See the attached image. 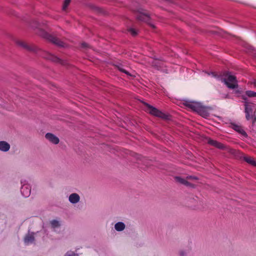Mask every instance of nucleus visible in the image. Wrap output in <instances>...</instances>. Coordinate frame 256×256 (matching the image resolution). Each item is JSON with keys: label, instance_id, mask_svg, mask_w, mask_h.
<instances>
[{"label": "nucleus", "instance_id": "f257e3e1", "mask_svg": "<svg viewBox=\"0 0 256 256\" xmlns=\"http://www.w3.org/2000/svg\"><path fill=\"white\" fill-rule=\"evenodd\" d=\"M207 74L209 76L211 75L212 77H214L218 80H221L222 82H224L226 86L230 88L234 89L238 86L236 77L232 75L229 72H225L222 77L218 76L214 72L210 73L207 72Z\"/></svg>", "mask_w": 256, "mask_h": 256}, {"label": "nucleus", "instance_id": "f03ea898", "mask_svg": "<svg viewBox=\"0 0 256 256\" xmlns=\"http://www.w3.org/2000/svg\"><path fill=\"white\" fill-rule=\"evenodd\" d=\"M31 26L34 28H38L40 30V34L42 36L43 38L48 40L52 43L60 47H65L66 46V44L64 43L63 42L54 36L52 35H51L45 32L44 30H42L41 24L38 22L37 21L35 20L33 22V23L31 24Z\"/></svg>", "mask_w": 256, "mask_h": 256}, {"label": "nucleus", "instance_id": "7ed1b4c3", "mask_svg": "<svg viewBox=\"0 0 256 256\" xmlns=\"http://www.w3.org/2000/svg\"><path fill=\"white\" fill-rule=\"evenodd\" d=\"M242 98L245 106L246 117L247 120H252L254 124L256 121V118H254L253 112L254 110V104L250 102L246 96H242Z\"/></svg>", "mask_w": 256, "mask_h": 256}, {"label": "nucleus", "instance_id": "20e7f679", "mask_svg": "<svg viewBox=\"0 0 256 256\" xmlns=\"http://www.w3.org/2000/svg\"><path fill=\"white\" fill-rule=\"evenodd\" d=\"M144 109L146 112L152 115L158 116L163 119H166L168 116L163 113L161 111L158 110L156 108L152 106L146 102H144Z\"/></svg>", "mask_w": 256, "mask_h": 256}, {"label": "nucleus", "instance_id": "39448f33", "mask_svg": "<svg viewBox=\"0 0 256 256\" xmlns=\"http://www.w3.org/2000/svg\"><path fill=\"white\" fill-rule=\"evenodd\" d=\"M20 182L22 194L25 198L28 197L31 192V186L26 180H22Z\"/></svg>", "mask_w": 256, "mask_h": 256}, {"label": "nucleus", "instance_id": "423d86ee", "mask_svg": "<svg viewBox=\"0 0 256 256\" xmlns=\"http://www.w3.org/2000/svg\"><path fill=\"white\" fill-rule=\"evenodd\" d=\"M16 42L18 46L22 47V48L28 51L34 52L35 53H38V52L40 50L36 46L32 44L30 45L20 40H16Z\"/></svg>", "mask_w": 256, "mask_h": 256}, {"label": "nucleus", "instance_id": "0eeeda50", "mask_svg": "<svg viewBox=\"0 0 256 256\" xmlns=\"http://www.w3.org/2000/svg\"><path fill=\"white\" fill-rule=\"evenodd\" d=\"M184 104L188 108L196 112L197 113L202 106L200 103L194 102L186 101Z\"/></svg>", "mask_w": 256, "mask_h": 256}, {"label": "nucleus", "instance_id": "6e6552de", "mask_svg": "<svg viewBox=\"0 0 256 256\" xmlns=\"http://www.w3.org/2000/svg\"><path fill=\"white\" fill-rule=\"evenodd\" d=\"M136 18L140 21L144 22L149 23L150 17L148 14L144 10L140 11L136 16Z\"/></svg>", "mask_w": 256, "mask_h": 256}, {"label": "nucleus", "instance_id": "1a4fd4ad", "mask_svg": "<svg viewBox=\"0 0 256 256\" xmlns=\"http://www.w3.org/2000/svg\"><path fill=\"white\" fill-rule=\"evenodd\" d=\"M46 58L50 60H51L54 62L60 63L62 64H66V62H64L63 60H61L60 58H58V57L50 54V53H46V56H44Z\"/></svg>", "mask_w": 256, "mask_h": 256}, {"label": "nucleus", "instance_id": "9d476101", "mask_svg": "<svg viewBox=\"0 0 256 256\" xmlns=\"http://www.w3.org/2000/svg\"><path fill=\"white\" fill-rule=\"evenodd\" d=\"M34 240V233L28 232L24 238V242L26 245L32 244Z\"/></svg>", "mask_w": 256, "mask_h": 256}, {"label": "nucleus", "instance_id": "9b49d317", "mask_svg": "<svg viewBox=\"0 0 256 256\" xmlns=\"http://www.w3.org/2000/svg\"><path fill=\"white\" fill-rule=\"evenodd\" d=\"M80 200V196L76 193L70 194L68 197L69 202L72 204H76L79 202Z\"/></svg>", "mask_w": 256, "mask_h": 256}, {"label": "nucleus", "instance_id": "f8f14e48", "mask_svg": "<svg viewBox=\"0 0 256 256\" xmlns=\"http://www.w3.org/2000/svg\"><path fill=\"white\" fill-rule=\"evenodd\" d=\"M46 138L54 144H58L59 142L58 138L51 133H48L46 134Z\"/></svg>", "mask_w": 256, "mask_h": 256}, {"label": "nucleus", "instance_id": "ddd939ff", "mask_svg": "<svg viewBox=\"0 0 256 256\" xmlns=\"http://www.w3.org/2000/svg\"><path fill=\"white\" fill-rule=\"evenodd\" d=\"M10 148V145L5 141L0 142V150L4 152H8Z\"/></svg>", "mask_w": 256, "mask_h": 256}, {"label": "nucleus", "instance_id": "4468645a", "mask_svg": "<svg viewBox=\"0 0 256 256\" xmlns=\"http://www.w3.org/2000/svg\"><path fill=\"white\" fill-rule=\"evenodd\" d=\"M175 180L180 183V184H184L185 186H192V184H191L189 182H188L184 178H182L180 176H176L175 177Z\"/></svg>", "mask_w": 256, "mask_h": 256}, {"label": "nucleus", "instance_id": "2eb2a0df", "mask_svg": "<svg viewBox=\"0 0 256 256\" xmlns=\"http://www.w3.org/2000/svg\"><path fill=\"white\" fill-rule=\"evenodd\" d=\"M126 228L125 224L122 222H116L114 225V228L116 231L120 232Z\"/></svg>", "mask_w": 256, "mask_h": 256}, {"label": "nucleus", "instance_id": "dca6fc26", "mask_svg": "<svg viewBox=\"0 0 256 256\" xmlns=\"http://www.w3.org/2000/svg\"><path fill=\"white\" fill-rule=\"evenodd\" d=\"M198 113L203 116L204 118H206L208 116V113L204 106H202L200 108V110L198 112Z\"/></svg>", "mask_w": 256, "mask_h": 256}, {"label": "nucleus", "instance_id": "f3484780", "mask_svg": "<svg viewBox=\"0 0 256 256\" xmlns=\"http://www.w3.org/2000/svg\"><path fill=\"white\" fill-rule=\"evenodd\" d=\"M244 159L248 163L254 166H256V160H254L253 158L249 156H244Z\"/></svg>", "mask_w": 256, "mask_h": 256}, {"label": "nucleus", "instance_id": "a211bd4d", "mask_svg": "<svg viewBox=\"0 0 256 256\" xmlns=\"http://www.w3.org/2000/svg\"><path fill=\"white\" fill-rule=\"evenodd\" d=\"M50 224L52 228L54 230L56 228H58L60 226V224L58 221L56 220H52L50 222Z\"/></svg>", "mask_w": 256, "mask_h": 256}, {"label": "nucleus", "instance_id": "6ab92c4d", "mask_svg": "<svg viewBox=\"0 0 256 256\" xmlns=\"http://www.w3.org/2000/svg\"><path fill=\"white\" fill-rule=\"evenodd\" d=\"M246 94L248 97H256V92L252 90L246 91Z\"/></svg>", "mask_w": 256, "mask_h": 256}, {"label": "nucleus", "instance_id": "aec40b11", "mask_svg": "<svg viewBox=\"0 0 256 256\" xmlns=\"http://www.w3.org/2000/svg\"><path fill=\"white\" fill-rule=\"evenodd\" d=\"M118 68L120 72H124L128 75H130L129 72L124 68L122 66L120 65L118 66Z\"/></svg>", "mask_w": 256, "mask_h": 256}, {"label": "nucleus", "instance_id": "412c9836", "mask_svg": "<svg viewBox=\"0 0 256 256\" xmlns=\"http://www.w3.org/2000/svg\"><path fill=\"white\" fill-rule=\"evenodd\" d=\"M236 132H238V133L242 135L243 136H244L245 137L247 136L246 133L244 130V129L242 128V127L241 126L240 127V128H238Z\"/></svg>", "mask_w": 256, "mask_h": 256}, {"label": "nucleus", "instance_id": "4be33fe9", "mask_svg": "<svg viewBox=\"0 0 256 256\" xmlns=\"http://www.w3.org/2000/svg\"><path fill=\"white\" fill-rule=\"evenodd\" d=\"M217 142L216 140H212V139H208V144L212 146H216V144H217V142Z\"/></svg>", "mask_w": 256, "mask_h": 256}, {"label": "nucleus", "instance_id": "5701e85b", "mask_svg": "<svg viewBox=\"0 0 256 256\" xmlns=\"http://www.w3.org/2000/svg\"><path fill=\"white\" fill-rule=\"evenodd\" d=\"M70 0H64V4H63V6H62L63 10H66V9L68 5L70 3Z\"/></svg>", "mask_w": 256, "mask_h": 256}, {"label": "nucleus", "instance_id": "b1692460", "mask_svg": "<svg viewBox=\"0 0 256 256\" xmlns=\"http://www.w3.org/2000/svg\"><path fill=\"white\" fill-rule=\"evenodd\" d=\"M240 126L234 123H231V127L232 129L235 130L236 131H237L238 128H240Z\"/></svg>", "mask_w": 256, "mask_h": 256}, {"label": "nucleus", "instance_id": "393cba45", "mask_svg": "<svg viewBox=\"0 0 256 256\" xmlns=\"http://www.w3.org/2000/svg\"><path fill=\"white\" fill-rule=\"evenodd\" d=\"M215 147L221 150H224L226 148V146L222 144L219 142H217V144Z\"/></svg>", "mask_w": 256, "mask_h": 256}, {"label": "nucleus", "instance_id": "a878e982", "mask_svg": "<svg viewBox=\"0 0 256 256\" xmlns=\"http://www.w3.org/2000/svg\"><path fill=\"white\" fill-rule=\"evenodd\" d=\"M64 256H78V254H75L74 252L70 251L68 252L64 255Z\"/></svg>", "mask_w": 256, "mask_h": 256}, {"label": "nucleus", "instance_id": "bb28decb", "mask_svg": "<svg viewBox=\"0 0 256 256\" xmlns=\"http://www.w3.org/2000/svg\"><path fill=\"white\" fill-rule=\"evenodd\" d=\"M128 31L131 33V34L134 36H136L137 34V32L133 28H129L128 30Z\"/></svg>", "mask_w": 256, "mask_h": 256}, {"label": "nucleus", "instance_id": "cd10ccee", "mask_svg": "<svg viewBox=\"0 0 256 256\" xmlns=\"http://www.w3.org/2000/svg\"><path fill=\"white\" fill-rule=\"evenodd\" d=\"M188 252L184 250H182L180 252L179 254L180 256H186Z\"/></svg>", "mask_w": 256, "mask_h": 256}, {"label": "nucleus", "instance_id": "c85d7f7f", "mask_svg": "<svg viewBox=\"0 0 256 256\" xmlns=\"http://www.w3.org/2000/svg\"><path fill=\"white\" fill-rule=\"evenodd\" d=\"M186 178L188 179V180H198L197 177L194 176H188L186 177Z\"/></svg>", "mask_w": 256, "mask_h": 256}, {"label": "nucleus", "instance_id": "c756f323", "mask_svg": "<svg viewBox=\"0 0 256 256\" xmlns=\"http://www.w3.org/2000/svg\"><path fill=\"white\" fill-rule=\"evenodd\" d=\"M82 47L84 48H86L88 47V44L86 42H83L82 44Z\"/></svg>", "mask_w": 256, "mask_h": 256}, {"label": "nucleus", "instance_id": "7c9ffc66", "mask_svg": "<svg viewBox=\"0 0 256 256\" xmlns=\"http://www.w3.org/2000/svg\"><path fill=\"white\" fill-rule=\"evenodd\" d=\"M151 26H152V28H154V27L152 24H151Z\"/></svg>", "mask_w": 256, "mask_h": 256}, {"label": "nucleus", "instance_id": "2f4dec72", "mask_svg": "<svg viewBox=\"0 0 256 256\" xmlns=\"http://www.w3.org/2000/svg\"><path fill=\"white\" fill-rule=\"evenodd\" d=\"M254 86H256V82L254 83Z\"/></svg>", "mask_w": 256, "mask_h": 256}]
</instances>
